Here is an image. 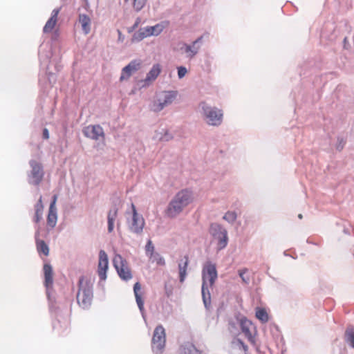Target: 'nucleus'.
<instances>
[{"label": "nucleus", "instance_id": "412c9836", "mask_svg": "<svg viewBox=\"0 0 354 354\" xmlns=\"http://www.w3.org/2000/svg\"><path fill=\"white\" fill-rule=\"evenodd\" d=\"M201 294L204 306L206 309H209L211 306V294L207 286V282L202 283Z\"/></svg>", "mask_w": 354, "mask_h": 354}, {"label": "nucleus", "instance_id": "c756f323", "mask_svg": "<svg viewBox=\"0 0 354 354\" xmlns=\"http://www.w3.org/2000/svg\"><path fill=\"white\" fill-rule=\"evenodd\" d=\"M149 259L152 263L156 262L158 266L165 265V259L158 252L150 253Z\"/></svg>", "mask_w": 354, "mask_h": 354}, {"label": "nucleus", "instance_id": "4468645a", "mask_svg": "<svg viewBox=\"0 0 354 354\" xmlns=\"http://www.w3.org/2000/svg\"><path fill=\"white\" fill-rule=\"evenodd\" d=\"M83 133L86 137L95 140H99L100 136H104L103 129L99 124L85 127Z\"/></svg>", "mask_w": 354, "mask_h": 354}, {"label": "nucleus", "instance_id": "864d4df0", "mask_svg": "<svg viewBox=\"0 0 354 354\" xmlns=\"http://www.w3.org/2000/svg\"><path fill=\"white\" fill-rule=\"evenodd\" d=\"M55 70L57 72L61 70V66L60 65H58V64H56L55 66Z\"/></svg>", "mask_w": 354, "mask_h": 354}, {"label": "nucleus", "instance_id": "e2e57ef3", "mask_svg": "<svg viewBox=\"0 0 354 354\" xmlns=\"http://www.w3.org/2000/svg\"><path fill=\"white\" fill-rule=\"evenodd\" d=\"M283 254H284V255H285V256L288 255V254H287V253H286V252H284V253H283Z\"/></svg>", "mask_w": 354, "mask_h": 354}, {"label": "nucleus", "instance_id": "6ab92c4d", "mask_svg": "<svg viewBox=\"0 0 354 354\" xmlns=\"http://www.w3.org/2000/svg\"><path fill=\"white\" fill-rule=\"evenodd\" d=\"M141 285L139 282H136L133 286V292L136 297V301L138 304V308L141 312L142 317L144 316V300L142 299V295L140 293Z\"/></svg>", "mask_w": 354, "mask_h": 354}, {"label": "nucleus", "instance_id": "49530a36", "mask_svg": "<svg viewBox=\"0 0 354 354\" xmlns=\"http://www.w3.org/2000/svg\"><path fill=\"white\" fill-rule=\"evenodd\" d=\"M59 10H60V8H55L54 9L53 11H52V13H51V17L50 18H53V19H55L57 20V15L59 12Z\"/></svg>", "mask_w": 354, "mask_h": 354}, {"label": "nucleus", "instance_id": "e433bc0d", "mask_svg": "<svg viewBox=\"0 0 354 354\" xmlns=\"http://www.w3.org/2000/svg\"><path fill=\"white\" fill-rule=\"evenodd\" d=\"M145 251L147 256L149 257L150 253H154V245L152 241L149 239L145 245Z\"/></svg>", "mask_w": 354, "mask_h": 354}, {"label": "nucleus", "instance_id": "c9c22d12", "mask_svg": "<svg viewBox=\"0 0 354 354\" xmlns=\"http://www.w3.org/2000/svg\"><path fill=\"white\" fill-rule=\"evenodd\" d=\"M51 56V53L48 52L45 55H44L40 51H39V58L41 63H46L48 64L50 62V58Z\"/></svg>", "mask_w": 354, "mask_h": 354}, {"label": "nucleus", "instance_id": "5fc2aeb1", "mask_svg": "<svg viewBox=\"0 0 354 354\" xmlns=\"http://www.w3.org/2000/svg\"><path fill=\"white\" fill-rule=\"evenodd\" d=\"M339 354H346V351H345V349H344H344H341V348H340V349H339Z\"/></svg>", "mask_w": 354, "mask_h": 354}, {"label": "nucleus", "instance_id": "2f4dec72", "mask_svg": "<svg viewBox=\"0 0 354 354\" xmlns=\"http://www.w3.org/2000/svg\"><path fill=\"white\" fill-rule=\"evenodd\" d=\"M56 22V19L50 17L43 28V32L44 33L50 32L55 27Z\"/></svg>", "mask_w": 354, "mask_h": 354}, {"label": "nucleus", "instance_id": "a18cd8bd", "mask_svg": "<svg viewBox=\"0 0 354 354\" xmlns=\"http://www.w3.org/2000/svg\"><path fill=\"white\" fill-rule=\"evenodd\" d=\"M50 137L49 131L47 128H44L42 130V138L44 140H48Z\"/></svg>", "mask_w": 354, "mask_h": 354}, {"label": "nucleus", "instance_id": "ea45409f", "mask_svg": "<svg viewBox=\"0 0 354 354\" xmlns=\"http://www.w3.org/2000/svg\"><path fill=\"white\" fill-rule=\"evenodd\" d=\"M248 272V270L247 269H243V270H239V277L241 278L242 281L245 283H248L249 281H250V278L249 277H245V274Z\"/></svg>", "mask_w": 354, "mask_h": 354}, {"label": "nucleus", "instance_id": "4be33fe9", "mask_svg": "<svg viewBox=\"0 0 354 354\" xmlns=\"http://www.w3.org/2000/svg\"><path fill=\"white\" fill-rule=\"evenodd\" d=\"M79 22L81 24L82 30L85 35H87L91 31V18L86 14L79 15Z\"/></svg>", "mask_w": 354, "mask_h": 354}, {"label": "nucleus", "instance_id": "f03ea898", "mask_svg": "<svg viewBox=\"0 0 354 354\" xmlns=\"http://www.w3.org/2000/svg\"><path fill=\"white\" fill-rule=\"evenodd\" d=\"M200 106L205 120L209 125L218 127L222 123L223 116L222 110L215 106H210L204 102H201Z\"/></svg>", "mask_w": 354, "mask_h": 354}, {"label": "nucleus", "instance_id": "b1692460", "mask_svg": "<svg viewBox=\"0 0 354 354\" xmlns=\"http://www.w3.org/2000/svg\"><path fill=\"white\" fill-rule=\"evenodd\" d=\"M181 354H202L201 352L196 348L195 345L190 342H185L181 346Z\"/></svg>", "mask_w": 354, "mask_h": 354}, {"label": "nucleus", "instance_id": "de8ad7c7", "mask_svg": "<svg viewBox=\"0 0 354 354\" xmlns=\"http://www.w3.org/2000/svg\"><path fill=\"white\" fill-rule=\"evenodd\" d=\"M35 243H37V241H41V239H39V226L36 227V232L35 234Z\"/></svg>", "mask_w": 354, "mask_h": 354}, {"label": "nucleus", "instance_id": "09e8293b", "mask_svg": "<svg viewBox=\"0 0 354 354\" xmlns=\"http://www.w3.org/2000/svg\"><path fill=\"white\" fill-rule=\"evenodd\" d=\"M183 46H185V50L186 53H190L192 54V46L188 45L187 44H184Z\"/></svg>", "mask_w": 354, "mask_h": 354}, {"label": "nucleus", "instance_id": "c03bdc74", "mask_svg": "<svg viewBox=\"0 0 354 354\" xmlns=\"http://www.w3.org/2000/svg\"><path fill=\"white\" fill-rule=\"evenodd\" d=\"M191 46H192V54L189 55V57H193L198 53L200 46H197V45H194L193 44Z\"/></svg>", "mask_w": 354, "mask_h": 354}, {"label": "nucleus", "instance_id": "393cba45", "mask_svg": "<svg viewBox=\"0 0 354 354\" xmlns=\"http://www.w3.org/2000/svg\"><path fill=\"white\" fill-rule=\"evenodd\" d=\"M92 299L90 297H86L85 295L81 294L80 291H78L77 294V303L82 308H88L91 304Z\"/></svg>", "mask_w": 354, "mask_h": 354}, {"label": "nucleus", "instance_id": "dca6fc26", "mask_svg": "<svg viewBox=\"0 0 354 354\" xmlns=\"http://www.w3.org/2000/svg\"><path fill=\"white\" fill-rule=\"evenodd\" d=\"M79 290L78 291H80L81 294L83 295H85L86 297H93V284L89 281H86L84 283V277L82 276L79 279Z\"/></svg>", "mask_w": 354, "mask_h": 354}, {"label": "nucleus", "instance_id": "f3484780", "mask_svg": "<svg viewBox=\"0 0 354 354\" xmlns=\"http://www.w3.org/2000/svg\"><path fill=\"white\" fill-rule=\"evenodd\" d=\"M161 72V66L159 64H155L153 65L150 71L147 73L146 77L144 80V86H148L149 83L154 81Z\"/></svg>", "mask_w": 354, "mask_h": 354}, {"label": "nucleus", "instance_id": "f704fd0d", "mask_svg": "<svg viewBox=\"0 0 354 354\" xmlns=\"http://www.w3.org/2000/svg\"><path fill=\"white\" fill-rule=\"evenodd\" d=\"M346 143V140L344 138L338 136L337 142V144L335 146L336 149L339 151H341L344 149Z\"/></svg>", "mask_w": 354, "mask_h": 354}, {"label": "nucleus", "instance_id": "37998d69", "mask_svg": "<svg viewBox=\"0 0 354 354\" xmlns=\"http://www.w3.org/2000/svg\"><path fill=\"white\" fill-rule=\"evenodd\" d=\"M237 345L243 349L245 352H247L248 350V346L243 342V340L238 338L236 339Z\"/></svg>", "mask_w": 354, "mask_h": 354}, {"label": "nucleus", "instance_id": "ddd939ff", "mask_svg": "<svg viewBox=\"0 0 354 354\" xmlns=\"http://www.w3.org/2000/svg\"><path fill=\"white\" fill-rule=\"evenodd\" d=\"M57 196V195H53V198L50 201L48 214L47 216V224L51 228L55 227L57 223V209L56 207V201Z\"/></svg>", "mask_w": 354, "mask_h": 354}, {"label": "nucleus", "instance_id": "a19ab883", "mask_svg": "<svg viewBox=\"0 0 354 354\" xmlns=\"http://www.w3.org/2000/svg\"><path fill=\"white\" fill-rule=\"evenodd\" d=\"M35 210L37 212H43V210H44V205L42 203L41 196H40L39 199L38 200V201L37 202V203L35 205Z\"/></svg>", "mask_w": 354, "mask_h": 354}, {"label": "nucleus", "instance_id": "39448f33", "mask_svg": "<svg viewBox=\"0 0 354 354\" xmlns=\"http://www.w3.org/2000/svg\"><path fill=\"white\" fill-rule=\"evenodd\" d=\"M166 343V333L162 325H158L153 331L151 347L153 352L155 353H162Z\"/></svg>", "mask_w": 354, "mask_h": 354}, {"label": "nucleus", "instance_id": "cd10ccee", "mask_svg": "<svg viewBox=\"0 0 354 354\" xmlns=\"http://www.w3.org/2000/svg\"><path fill=\"white\" fill-rule=\"evenodd\" d=\"M256 317L262 323H266L269 319L268 314L266 309L259 307L257 308Z\"/></svg>", "mask_w": 354, "mask_h": 354}, {"label": "nucleus", "instance_id": "6e6d98bb", "mask_svg": "<svg viewBox=\"0 0 354 354\" xmlns=\"http://www.w3.org/2000/svg\"><path fill=\"white\" fill-rule=\"evenodd\" d=\"M344 232L345 234H349V233H350V232H349V230H348V229H346V228H345V229H344Z\"/></svg>", "mask_w": 354, "mask_h": 354}, {"label": "nucleus", "instance_id": "8fccbe9b", "mask_svg": "<svg viewBox=\"0 0 354 354\" xmlns=\"http://www.w3.org/2000/svg\"><path fill=\"white\" fill-rule=\"evenodd\" d=\"M203 36L198 37L195 41H193V44L197 45L198 44L201 43L202 40H203Z\"/></svg>", "mask_w": 354, "mask_h": 354}, {"label": "nucleus", "instance_id": "423d86ee", "mask_svg": "<svg viewBox=\"0 0 354 354\" xmlns=\"http://www.w3.org/2000/svg\"><path fill=\"white\" fill-rule=\"evenodd\" d=\"M113 264L118 276L122 280L128 281L132 279L133 275L128 266L127 261L122 258L121 255L117 254L115 256L113 260Z\"/></svg>", "mask_w": 354, "mask_h": 354}, {"label": "nucleus", "instance_id": "7ed1b4c3", "mask_svg": "<svg viewBox=\"0 0 354 354\" xmlns=\"http://www.w3.org/2000/svg\"><path fill=\"white\" fill-rule=\"evenodd\" d=\"M30 171L27 173V180L30 185L39 186L44 176V170L42 164L36 160H29Z\"/></svg>", "mask_w": 354, "mask_h": 354}, {"label": "nucleus", "instance_id": "bf43d9fd", "mask_svg": "<svg viewBox=\"0 0 354 354\" xmlns=\"http://www.w3.org/2000/svg\"><path fill=\"white\" fill-rule=\"evenodd\" d=\"M84 1H85V2H86V6H88V0H84Z\"/></svg>", "mask_w": 354, "mask_h": 354}, {"label": "nucleus", "instance_id": "0eeeda50", "mask_svg": "<svg viewBox=\"0 0 354 354\" xmlns=\"http://www.w3.org/2000/svg\"><path fill=\"white\" fill-rule=\"evenodd\" d=\"M177 91H163L153 102V110L155 112H160L165 106L171 104L173 101L176 98Z\"/></svg>", "mask_w": 354, "mask_h": 354}, {"label": "nucleus", "instance_id": "0e129e2a", "mask_svg": "<svg viewBox=\"0 0 354 354\" xmlns=\"http://www.w3.org/2000/svg\"><path fill=\"white\" fill-rule=\"evenodd\" d=\"M129 0H124L125 2H127Z\"/></svg>", "mask_w": 354, "mask_h": 354}, {"label": "nucleus", "instance_id": "79ce46f5", "mask_svg": "<svg viewBox=\"0 0 354 354\" xmlns=\"http://www.w3.org/2000/svg\"><path fill=\"white\" fill-rule=\"evenodd\" d=\"M43 212H37L35 211V216L33 218V221L36 223H38L42 218Z\"/></svg>", "mask_w": 354, "mask_h": 354}, {"label": "nucleus", "instance_id": "9b49d317", "mask_svg": "<svg viewBox=\"0 0 354 354\" xmlns=\"http://www.w3.org/2000/svg\"><path fill=\"white\" fill-rule=\"evenodd\" d=\"M108 268V256L104 250H100L99 252V262L97 266V273L100 281H104L106 279V272Z\"/></svg>", "mask_w": 354, "mask_h": 354}, {"label": "nucleus", "instance_id": "680f3d73", "mask_svg": "<svg viewBox=\"0 0 354 354\" xmlns=\"http://www.w3.org/2000/svg\"><path fill=\"white\" fill-rule=\"evenodd\" d=\"M48 69H49V68H48V65L47 67H46V71H48Z\"/></svg>", "mask_w": 354, "mask_h": 354}, {"label": "nucleus", "instance_id": "bb28decb", "mask_svg": "<svg viewBox=\"0 0 354 354\" xmlns=\"http://www.w3.org/2000/svg\"><path fill=\"white\" fill-rule=\"evenodd\" d=\"M36 247L37 252L41 254H43L45 256L49 254V248L44 241H37L36 243Z\"/></svg>", "mask_w": 354, "mask_h": 354}, {"label": "nucleus", "instance_id": "3c124183", "mask_svg": "<svg viewBox=\"0 0 354 354\" xmlns=\"http://www.w3.org/2000/svg\"><path fill=\"white\" fill-rule=\"evenodd\" d=\"M48 80H49V84L51 85L53 83L51 82V77H53V76L55 75L52 72H48Z\"/></svg>", "mask_w": 354, "mask_h": 354}, {"label": "nucleus", "instance_id": "58836bf2", "mask_svg": "<svg viewBox=\"0 0 354 354\" xmlns=\"http://www.w3.org/2000/svg\"><path fill=\"white\" fill-rule=\"evenodd\" d=\"M140 23H141V18L137 17L136 19V21H135L133 25L132 26L128 28L127 32L129 33L133 32L138 27V26Z\"/></svg>", "mask_w": 354, "mask_h": 354}, {"label": "nucleus", "instance_id": "9d476101", "mask_svg": "<svg viewBox=\"0 0 354 354\" xmlns=\"http://www.w3.org/2000/svg\"><path fill=\"white\" fill-rule=\"evenodd\" d=\"M44 274V285L46 288V295L48 300H50V290L53 289V270L50 263H45L43 267Z\"/></svg>", "mask_w": 354, "mask_h": 354}, {"label": "nucleus", "instance_id": "13d9d810", "mask_svg": "<svg viewBox=\"0 0 354 354\" xmlns=\"http://www.w3.org/2000/svg\"><path fill=\"white\" fill-rule=\"evenodd\" d=\"M347 42V37H344V43L346 44Z\"/></svg>", "mask_w": 354, "mask_h": 354}, {"label": "nucleus", "instance_id": "473e14b6", "mask_svg": "<svg viewBox=\"0 0 354 354\" xmlns=\"http://www.w3.org/2000/svg\"><path fill=\"white\" fill-rule=\"evenodd\" d=\"M147 0H133V8L136 12H140L145 6Z\"/></svg>", "mask_w": 354, "mask_h": 354}, {"label": "nucleus", "instance_id": "f257e3e1", "mask_svg": "<svg viewBox=\"0 0 354 354\" xmlns=\"http://www.w3.org/2000/svg\"><path fill=\"white\" fill-rule=\"evenodd\" d=\"M192 192L187 189L179 191L169 203L165 214L174 218L182 212L183 209L192 202Z\"/></svg>", "mask_w": 354, "mask_h": 354}, {"label": "nucleus", "instance_id": "7c9ffc66", "mask_svg": "<svg viewBox=\"0 0 354 354\" xmlns=\"http://www.w3.org/2000/svg\"><path fill=\"white\" fill-rule=\"evenodd\" d=\"M223 218L230 224H233L237 218V214L234 211H227L223 216Z\"/></svg>", "mask_w": 354, "mask_h": 354}, {"label": "nucleus", "instance_id": "aec40b11", "mask_svg": "<svg viewBox=\"0 0 354 354\" xmlns=\"http://www.w3.org/2000/svg\"><path fill=\"white\" fill-rule=\"evenodd\" d=\"M118 209L117 206L113 205L111 208L109 209L107 215V223H108V232L109 233L112 232L114 229V224L115 219L118 216Z\"/></svg>", "mask_w": 354, "mask_h": 354}, {"label": "nucleus", "instance_id": "a211bd4d", "mask_svg": "<svg viewBox=\"0 0 354 354\" xmlns=\"http://www.w3.org/2000/svg\"><path fill=\"white\" fill-rule=\"evenodd\" d=\"M189 264V257L185 255L178 262L179 281L183 283L187 276V269Z\"/></svg>", "mask_w": 354, "mask_h": 354}, {"label": "nucleus", "instance_id": "20e7f679", "mask_svg": "<svg viewBox=\"0 0 354 354\" xmlns=\"http://www.w3.org/2000/svg\"><path fill=\"white\" fill-rule=\"evenodd\" d=\"M209 233L217 240V249L221 250L224 249L228 243L227 231L224 227L218 223H212L209 225Z\"/></svg>", "mask_w": 354, "mask_h": 354}, {"label": "nucleus", "instance_id": "2eb2a0df", "mask_svg": "<svg viewBox=\"0 0 354 354\" xmlns=\"http://www.w3.org/2000/svg\"><path fill=\"white\" fill-rule=\"evenodd\" d=\"M239 322L242 333H244L249 342L252 344H254L255 338L254 336L252 335L250 329V326L252 325V322L248 319L245 317H242L239 320Z\"/></svg>", "mask_w": 354, "mask_h": 354}, {"label": "nucleus", "instance_id": "4c0bfd02", "mask_svg": "<svg viewBox=\"0 0 354 354\" xmlns=\"http://www.w3.org/2000/svg\"><path fill=\"white\" fill-rule=\"evenodd\" d=\"M178 77L179 79L183 78L186 73H187V70L186 67L183 66H180L177 67Z\"/></svg>", "mask_w": 354, "mask_h": 354}, {"label": "nucleus", "instance_id": "a878e982", "mask_svg": "<svg viewBox=\"0 0 354 354\" xmlns=\"http://www.w3.org/2000/svg\"><path fill=\"white\" fill-rule=\"evenodd\" d=\"M345 340L353 348H354V327L349 326L345 331Z\"/></svg>", "mask_w": 354, "mask_h": 354}, {"label": "nucleus", "instance_id": "72a5a7b5", "mask_svg": "<svg viewBox=\"0 0 354 354\" xmlns=\"http://www.w3.org/2000/svg\"><path fill=\"white\" fill-rule=\"evenodd\" d=\"M163 133H161V136L159 138V140L162 142H168L173 139V135L167 130L162 129Z\"/></svg>", "mask_w": 354, "mask_h": 354}, {"label": "nucleus", "instance_id": "5701e85b", "mask_svg": "<svg viewBox=\"0 0 354 354\" xmlns=\"http://www.w3.org/2000/svg\"><path fill=\"white\" fill-rule=\"evenodd\" d=\"M145 28L148 37L153 35L158 36L162 32L163 29L165 28V26L162 22L153 26H147Z\"/></svg>", "mask_w": 354, "mask_h": 354}, {"label": "nucleus", "instance_id": "1a4fd4ad", "mask_svg": "<svg viewBox=\"0 0 354 354\" xmlns=\"http://www.w3.org/2000/svg\"><path fill=\"white\" fill-rule=\"evenodd\" d=\"M133 215L131 221L129 222V230L136 234H140L142 232L145 226V220L142 215L138 214L136 209L133 204H132Z\"/></svg>", "mask_w": 354, "mask_h": 354}, {"label": "nucleus", "instance_id": "c85d7f7f", "mask_svg": "<svg viewBox=\"0 0 354 354\" xmlns=\"http://www.w3.org/2000/svg\"><path fill=\"white\" fill-rule=\"evenodd\" d=\"M147 32H145V28H140L138 31L135 32L132 36L131 41L132 42H139L147 37Z\"/></svg>", "mask_w": 354, "mask_h": 354}, {"label": "nucleus", "instance_id": "052dcab7", "mask_svg": "<svg viewBox=\"0 0 354 354\" xmlns=\"http://www.w3.org/2000/svg\"><path fill=\"white\" fill-rule=\"evenodd\" d=\"M166 294L168 297L169 296V292H167V290H166Z\"/></svg>", "mask_w": 354, "mask_h": 354}, {"label": "nucleus", "instance_id": "f8f14e48", "mask_svg": "<svg viewBox=\"0 0 354 354\" xmlns=\"http://www.w3.org/2000/svg\"><path fill=\"white\" fill-rule=\"evenodd\" d=\"M141 66V62L139 59L131 61L127 66L122 69V73L120 77V81L127 80L131 77L133 73L138 71Z\"/></svg>", "mask_w": 354, "mask_h": 354}, {"label": "nucleus", "instance_id": "6e6552de", "mask_svg": "<svg viewBox=\"0 0 354 354\" xmlns=\"http://www.w3.org/2000/svg\"><path fill=\"white\" fill-rule=\"evenodd\" d=\"M218 277V272L215 263L210 261H206L202 269V283L209 281V286H212Z\"/></svg>", "mask_w": 354, "mask_h": 354}, {"label": "nucleus", "instance_id": "4d7b16f0", "mask_svg": "<svg viewBox=\"0 0 354 354\" xmlns=\"http://www.w3.org/2000/svg\"><path fill=\"white\" fill-rule=\"evenodd\" d=\"M298 218H299V219H301V218H303V215H302L301 214H299L298 215Z\"/></svg>", "mask_w": 354, "mask_h": 354}, {"label": "nucleus", "instance_id": "603ef678", "mask_svg": "<svg viewBox=\"0 0 354 354\" xmlns=\"http://www.w3.org/2000/svg\"><path fill=\"white\" fill-rule=\"evenodd\" d=\"M306 242H307L308 243H309V244H313V245H319V243H315V241H311L310 239H308L306 240Z\"/></svg>", "mask_w": 354, "mask_h": 354}]
</instances>
